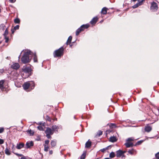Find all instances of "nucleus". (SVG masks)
I'll use <instances>...</instances> for the list:
<instances>
[{
    "label": "nucleus",
    "mask_w": 159,
    "mask_h": 159,
    "mask_svg": "<svg viewBox=\"0 0 159 159\" xmlns=\"http://www.w3.org/2000/svg\"><path fill=\"white\" fill-rule=\"evenodd\" d=\"M98 20V17L96 16L93 17L90 21V23L92 25L95 24Z\"/></svg>",
    "instance_id": "12"
},
{
    "label": "nucleus",
    "mask_w": 159,
    "mask_h": 159,
    "mask_svg": "<svg viewBox=\"0 0 159 159\" xmlns=\"http://www.w3.org/2000/svg\"><path fill=\"white\" fill-rule=\"evenodd\" d=\"M27 132L30 134V136L33 135L34 134V132L31 129L27 130Z\"/></svg>",
    "instance_id": "26"
},
{
    "label": "nucleus",
    "mask_w": 159,
    "mask_h": 159,
    "mask_svg": "<svg viewBox=\"0 0 159 159\" xmlns=\"http://www.w3.org/2000/svg\"><path fill=\"white\" fill-rule=\"evenodd\" d=\"M51 135L50 134H46V137L48 139H50L51 138Z\"/></svg>",
    "instance_id": "47"
},
{
    "label": "nucleus",
    "mask_w": 159,
    "mask_h": 159,
    "mask_svg": "<svg viewBox=\"0 0 159 159\" xmlns=\"http://www.w3.org/2000/svg\"><path fill=\"white\" fill-rule=\"evenodd\" d=\"M116 138L114 136L111 137L110 138V141L112 142H114L117 141Z\"/></svg>",
    "instance_id": "18"
},
{
    "label": "nucleus",
    "mask_w": 159,
    "mask_h": 159,
    "mask_svg": "<svg viewBox=\"0 0 159 159\" xmlns=\"http://www.w3.org/2000/svg\"><path fill=\"white\" fill-rule=\"evenodd\" d=\"M155 157L157 159H159V152L156 154Z\"/></svg>",
    "instance_id": "41"
},
{
    "label": "nucleus",
    "mask_w": 159,
    "mask_h": 159,
    "mask_svg": "<svg viewBox=\"0 0 159 159\" xmlns=\"http://www.w3.org/2000/svg\"><path fill=\"white\" fill-rule=\"evenodd\" d=\"M38 129L40 130H43V128L42 126H39L38 127Z\"/></svg>",
    "instance_id": "39"
},
{
    "label": "nucleus",
    "mask_w": 159,
    "mask_h": 159,
    "mask_svg": "<svg viewBox=\"0 0 159 159\" xmlns=\"http://www.w3.org/2000/svg\"><path fill=\"white\" fill-rule=\"evenodd\" d=\"M4 143V141L3 139H0V144H3Z\"/></svg>",
    "instance_id": "48"
},
{
    "label": "nucleus",
    "mask_w": 159,
    "mask_h": 159,
    "mask_svg": "<svg viewBox=\"0 0 159 159\" xmlns=\"http://www.w3.org/2000/svg\"><path fill=\"white\" fill-rule=\"evenodd\" d=\"M38 140H39V139H37Z\"/></svg>",
    "instance_id": "62"
},
{
    "label": "nucleus",
    "mask_w": 159,
    "mask_h": 159,
    "mask_svg": "<svg viewBox=\"0 0 159 159\" xmlns=\"http://www.w3.org/2000/svg\"><path fill=\"white\" fill-rule=\"evenodd\" d=\"M2 41H0V44H1L2 43Z\"/></svg>",
    "instance_id": "59"
},
{
    "label": "nucleus",
    "mask_w": 159,
    "mask_h": 159,
    "mask_svg": "<svg viewBox=\"0 0 159 159\" xmlns=\"http://www.w3.org/2000/svg\"><path fill=\"white\" fill-rule=\"evenodd\" d=\"M5 154L7 155H10L11 154V153L9 151V149H8L7 147L6 148L5 150Z\"/></svg>",
    "instance_id": "21"
},
{
    "label": "nucleus",
    "mask_w": 159,
    "mask_h": 159,
    "mask_svg": "<svg viewBox=\"0 0 159 159\" xmlns=\"http://www.w3.org/2000/svg\"><path fill=\"white\" fill-rule=\"evenodd\" d=\"M44 151H45V152H47L48 151V149L49 148L48 147L47 145H44Z\"/></svg>",
    "instance_id": "34"
},
{
    "label": "nucleus",
    "mask_w": 159,
    "mask_h": 159,
    "mask_svg": "<svg viewBox=\"0 0 159 159\" xmlns=\"http://www.w3.org/2000/svg\"><path fill=\"white\" fill-rule=\"evenodd\" d=\"M32 55V56L33 57L34 61V62H37V58L35 54H34V53H32V55Z\"/></svg>",
    "instance_id": "22"
},
{
    "label": "nucleus",
    "mask_w": 159,
    "mask_h": 159,
    "mask_svg": "<svg viewBox=\"0 0 159 159\" xmlns=\"http://www.w3.org/2000/svg\"><path fill=\"white\" fill-rule=\"evenodd\" d=\"M135 151H136L134 149H132L131 150H129L128 152L129 154L131 155H133L134 154V152Z\"/></svg>",
    "instance_id": "28"
},
{
    "label": "nucleus",
    "mask_w": 159,
    "mask_h": 159,
    "mask_svg": "<svg viewBox=\"0 0 159 159\" xmlns=\"http://www.w3.org/2000/svg\"><path fill=\"white\" fill-rule=\"evenodd\" d=\"M111 148V146H109L104 148H103L102 149H101L100 150V151H101L102 152H104L106 151L107 150H108L109 148Z\"/></svg>",
    "instance_id": "23"
},
{
    "label": "nucleus",
    "mask_w": 159,
    "mask_h": 159,
    "mask_svg": "<svg viewBox=\"0 0 159 159\" xmlns=\"http://www.w3.org/2000/svg\"><path fill=\"white\" fill-rule=\"evenodd\" d=\"M89 27V25L88 24L82 25L76 30V36L78 35L81 31H83L85 29H87Z\"/></svg>",
    "instance_id": "5"
},
{
    "label": "nucleus",
    "mask_w": 159,
    "mask_h": 159,
    "mask_svg": "<svg viewBox=\"0 0 159 159\" xmlns=\"http://www.w3.org/2000/svg\"><path fill=\"white\" fill-rule=\"evenodd\" d=\"M86 155V152H84L80 156V159H84Z\"/></svg>",
    "instance_id": "29"
},
{
    "label": "nucleus",
    "mask_w": 159,
    "mask_h": 159,
    "mask_svg": "<svg viewBox=\"0 0 159 159\" xmlns=\"http://www.w3.org/2000/svg\"><path fill=\"white\" fill-rule=\"evenodd\" d=\"M14 145L13 144H12V147H11V148H12V152L13 153H14V151L15 150V148H14Z\"/></svg>",
    "instance_id": "44"
},
{
    "label": "nucleus",
    "mask_w": 159,
    "mask_h": 159,
    "mask_svg": "<svg viewBox=\"0 0 159 159\" xmlns=\"http://www.w3.org/2000/svg\"><path fill=\"white\" fill-rule=\"evenodd\" d=\"M116 156L117 157H120L121 156L123 157L122 150H118L116 151Z\"/></svg>",
    "instance_id": "10"
},
{
    "label": "nucleus",
    "mask_w": 159,
    "mask_h": 159,
    "mask_svg": "<svg viewBox=\"0 0 159 159\" xmlns=\"http://www.w3.org/2000/svg\"><path fill=\"white\" fill-rule=\"evenodd\" d=\"M64 49L63 47H61L57 50H55L53 53L55 57H61L63 54Z\"/></svg>",
    "instance_id": "3"
},
{
    "label": "nucleus",
    "mask_w": 159,
    "mask_h": 159,
    "mask_svg": "<svg viewBox=\"0 0 159 159\" xmlns=\"http://www.w3.org/2000/svg\"><path fill=\"white\" fill-rule=\"evenodd\" d=\"M8 34V30H7V28L5 30L4 33L3 34L4 36H7V35Z\"/></svg>",
    "instance_id": "36"
},
{
    "label": "nucleus",
    "mask_w": 159,
    "mask_h": 159,
    "mask_svg": "<svg viewBox=\"0 0 159 159\" xmlns=\"http://www.w3.org/2000/svg\"><path fill=\"white\" fill-rule=\"evenodd\" d=\"M25 146V144L22 142H20L16 144V148L18 149H20L21 148H24Z\"/></svg>",
    "instance_id": "9"
},
{
    "label": "nucleus",
    "mask_w": 159,
    "mask_h": 159,
    "mask_svg": "<svg viewBox=\"0 0 159 159\" xmlns=\"http://www.w3.org/2000/svg\"><path fill=\"white\" fill-rule=\"evenodd\" d=\"M15 155H16L17 156H20V157H21V156H23V155L22 154H18V153H14Z\"/></svg>",
    "instance_id": "46"
},
{
    "label": "nucleus",
    "mask_w": 159,
    "mask_h": 159,
    "mask_svg": "<svg viewBox=\"0 0 159 159\" xmlns=\"http://www.w3.org/2000/svg\"><path fill=\"white\" fill-rule=\"evenodd\" d=\"M57 119L56 118H55L54 119H53V120H57Z\"/></svg>",
    "instance_id": "57"
},
{
    "label": "nucleus",
    "mask_w": 159,
    "mask_h": 159,
    "mask_svg": "<svg viewBox=\"0 0 159 159\" xmlns=\"http://www.w3.org/2000/svg\"><path fill=\"white\" fill-rule=\"evenodd\" d=\"M4 70L3 69H0V73H2L3 72Z\"/></svg>",
    "instance_id": "51"
},
{
    "label": "nucleus",
    "mask_w": 159,
    "mask_h": 159,
    "mask_svg": "<svg viewBox=\"0 0 159 159\" xmlns=\"http://www.w3.org/2000/svg\"><path fill=\"white\" fill-rule=\"evenodd\" d=\"M45 133L46 134H50L51 135H52L53 134V132L50 128L47 127Z\"/></svg>",
    "instance_id": "11"
},
{
    "label": "nucleus",
    "mask_w": 159,
    "mask_h": 159,
    "mask_svg": "<svg viewBox=\"0 0 159 159\" xmlns=\"http://www.w3.org/2000/svg\"><path fill=\"white\" fill-rule=\"evenodd\" d=\"M108 125H109L110 127L111 128H115L116 127V125L114 124L111 123L110 124H108Z\"/></svg>",
    "instance_id": "31"
},
{
    "label": "nucleus",
    "mask_w": 159,
    "mask_h": 159,
    "mask_svg": "<svg viewBox=\"0 0 159 159\" xmlns=\"http://www.w3.org/2000/svg\"><path fill=\"white\" fill-rule=\"evenodd\" d=\"M4 39H5V42L7 43L9 40L8 38L7 37V36H4Z\"/></svg>",
    "instance_id": "40"
},
{
    "label": "nucleus",
    "mask_w": 159,
    "mask_h": 159,
    "mask_svg": "<svg viewBox=\"0 0 159 159\" xmlns=\"http://www.w3.org/2000/svg\"><path fill=\"white\" fill-rule=\"evenodd\" d=\"M98 159V158H97V159Z\"/></svg>",
    "instance_id": "64"
},
{
    "label": "nucleus",
    "mask_w": 159,
    "mask_h": 159,
    "mask_svg": "<svg viewBox=\"0 0 159 159\" xmlns=\"http://www.w3.org/2000/svg\"><path fill=\"white\" fill-rule=\"evenodd\" d=\"M70 47H71V46H72V45H70Z\"/></svg>",
    "instance_id": "61"
},
{
    "label": "nucleus",
    "mask_w": 159,
    "mask_h": 159,
    "mask_svg": "<svg viewBox=\"0 0 159 159\" xmlns=\"http://www.w3.org/2000/svg\"><path fill=\"white\" fill-rule=\"evenodd\" d=\"M102 132L101 131H99L98 132L97 134L95 136L97 138L99 137L100 135H102Z\"/></svg>",
    "instance_id": "27"
},
{
    "label": "nucleus",
    "mask_w": 159,
    "mask_h": 159,
    "mask_svg": "<svg viewBox=\"0 0 159 159\" xmlns=\"http://www.w3.org/2000/svg\"><path fill=\"white\" fill-rule=\"evenodd\" d=\"M38 140H39V139H37Z\"/></svg>",
    "instance_id": "63"
},
{
    "label": "nucleus",
    "mask_w": 159,
    "mask_h": 159,
    "mask_svg": "<svg viewBox=\"0 0 159 159\" xmlns=\"http://www.w3.org/2000/svg\"><path fill=\"white\" fill-rule=\"evenodd\" d=\"M125 145L127 148H129L130 147H132L134 146V144L132 143L129 142H126L125 143Z\"/></svg>",
    "instance_id": "16"
},
{
    "label": "nucleus",
    "mask_w": 159,
    "mask_h": 159,
    "mask_svg": "<svg viewBox=\"0 0 159 159\" xmlns=\"http://www.w3.org/2000/svg\"><path fill=\"white\" fill-rule=\"evenodd\" d=\"M126 152L125 151H122V152L123 153V157H125V156L124 155V154Z\"/></svg>",
    "instance_id": "53"
},
{
    "label": "nucleus",
    "mask_w": 159,
    "mask_h": 159,
    "mask_svg": "<svg viewBox=\"0 0 159 159\" xmlns=\"http://www.w3.org/2000/svg\"><path fill=\"white\" fill-rule=\"evenodd\" d=\"M158 9V6L157 3L155 2H153L151 4L150 9L152 11H156Z\"/></svg>",
    "instance_id": "6"
},
{
    "label": "nucleus",
    "mask_w": 159,
    "mask_h": 159,
    "mask_svg": "<svg viewBox=\"0 0 159 159\" xmlns=\"http://www.w3.org/2000/svg\"><path fill=\"white\" fill-rule=\"evenodd\" d=\"M4 130V128L3 127L0 128V133H2Z\"/></svg>",
    "instance_id": "43"
},
{
    "label": "nucleus",
    "mask_w": 159,
    "mask_h": 159,
    "mask_svg": "<svg viewBox=\"0 0 159 159\" xmlns=\"http://www.w3.org/2000/svg\"><path fill=\"white\" fill-rule=\"evenodd\" d=\"M14 22L16 24H19L20 22V19L19 18H16L14 19Z\"/></svg>",
    "instance_id": "30"
},
{
    "label": "nucleus",
    "mask_w": 159,
    "mask_h": 159,
    "mask_svg": "<svg viewBox=\"0 0 159 159\" xmlns=\"http://www.w3.org/2000/svg\"><path fill=\"white\" fill-rule=\"evenodd\" d=\"M91 142L88 141L85 143V147L86 148L90 147L91 145Z\"/></svg>",
    "instance_id": "25"
},
{
    "label": "nucleus",
    "mask_w": 159,
    "mask_h": 159,
    "mask_svg": "<svg viewBox=\"0 0 159 159\" xmlns=\"http://www.w3.org/2000/svg\"><path fill=\"white\" fill-rule=\"evenodd\" d=\"M11 68L17 70L20 68V65L18 63H13V64L11 65Z\"/></svg>",
    "instance_id": "7"
},
{
    "label": "nucleus",
    "mask_w": 159,
    "mask_h": 159,
    "mask_svg": "<svg viewBox=\"0 0 159 159\" xmlns=\"http://www.w3.org/2000/svg\"><path fill=\"white\" fill-rule=\"evenodd\" d=\"M5 27V25L4 24H1L0 26L1 29H2V30H4V28Z\"/></svg>",
    "instance_id": "35"
},
{
    "label": "nucleus",
    "mask_w": 159,
    "mask_h": 159,
    "mask_svg": "<svg viewBox=\"0 0 159 159\" xmlns=\"http://www.w3.org/2000/svg\"><path fill=\"white\" fill-rule=\"evenodd\" d=\"M145 0H141V1H142V2H143Z\"/></svg>",
    "instance_id": "58"
},
{
    "label": "nucleus",
    "mask_w": 159,
    "mask_h": 159,
    "mask_svg": "<svg viewBox=\"0 0 159 159\" xmlns=\"http://www.w3.org/2000/svg\"><path fill=\"white\" fill-rule=\"evenodd\" d=\"M9 1L10 2L13 3L15 2L16 0H9Z\"/></svg>",
    "instance_id": "49"
},
{
    "label": "nucleus",
    "mask_w": 159,
    "mask_h": 159,
    "mask_svg": "<svg viewBox=\"0 0 159 159\" xmlns=\"http://www.w3.org/2000/svg\"><path fill=\"white\" fill-rule=\"evenodd\" d=\"M46 120L49 121H51V119L50 117L48 116H47L46 117Z\"/></svg>",
    "instance_id": "42"
},
{
    "label": "nucleus",
    "mask_w": 159,
    "mask_h": 159,
    "mask_svg": "<svg viewBox=\"0 0 159 159\" xmlns=\"http://www.w3.org/2000/svg\"><path fill=\"white\" fill-rule=\"evenodd\" d=\"M20 159H27L24 156L22 157H21Z\"/></svg>",
    "instance_id": "54"
},
{
    "label": "nucleus",
    "mask_w": 159,
    "mask_h": 159,
    "mask_svg": "<svg viewBox=\"0 0 159 159\" xmlns=\"http://www.w3.org/2000/svg\"><path fill=\"white\" fill-rule=\"evenodd\" d=\"M72 37L71 36H70L68 39V40L66 42V44L67 45H68L69 43H70L72 40Z\"/></svg>",
    "instance_id": "24"
},
{
    "label": "nucleus",
    "mask_w": 159,
    "mask_h": 159,
    "mask_svg": "<svg viewBox=\"0 0 159 159\" xmlns=\"http://www.w3.org/2000/svg\"><path fill=\"white\" fill-rule=\"evenodd\" d=\"M110 157L111 158H113L115 156V154L113 152H111L110 154Z\"/></svg>",
    "instance_id": "33"
},
{
    "label": "nucleus",
    "mask_w": 159,
    "mask_h": 159,
    "mask_svg": "<svg viewBox=\"0 0 159 159\" xmlns=\"http://www.w3.org/2000/svg\"><path fill=\"white\" fill-rule=\"evenodd\" d=\"M52 130L53 132L55 131H57V129L59 128L56 125H52Z\"/></svg>",
    "instance_id": "17"
},
{
    "label": "nucleus",
    "mask_w": 159,
    "mask_h": 159,
    "mask_svg": "<svg viewBox=\"0 0 159 159\" xmlns=\"http://www.w3.org/2000/svg\"><path fill=\"white\" fill-rule=\"evenodd\" d=\"M134 140V138L133 137H130L128 138L126 140V142H129L130 141H133Z\"/></svg>",
    "instance_id": "32"
},
{
    "label": "nucleus",
    "mask_w": 159,
    "mask_h": 159,
    "mask_svg": "<svg viewBox=\"0 0 159 159\" xmlns=\"http://www.w3.org/2000/svg\"><path fill=\"white\" fill-rule=\"evenodd\" d=\"M107 8L106 7H104L102 8L101 11V13L103 14H106L107 12Z\"/></svg>",
    "instance_id": "20"
},
{
    "label": "nucleus",
    "mask_w": 159,
    "mask_h": 159,
    "mask_svg": "<svg viewBox=\"0 0 159 159\" xmlns=\"http://www.w3.org/2000/svg\"><path fill=\"white\" fill-rule=\"evenodd\" d=\"M143 140H140L138 141V142H137L136 143V145H139L141 144L143 142Z\"/></svg>",
    "instance_id": "38"
},
{
    "label": "nucleus",
    "mask_w": 159,
    "mask_h": 159,
    "mask_svg": "<svg viewBox=\"0 0 159 159\" xmlns=\"http://www.w3.org/2000/svg\"><path fill=\"white\" fill-rule=\"evenodd\" d=\"M34 84L33 81H28L25 82L23 85V87L25 90L27 89L29 87L31 88V89H33L34 88Z\"/></svg>",
    "instance_id": "2"
},
{
    "label": "nucleus",
    "mask_w": 159,
    "mask_h": 159,
    "mask_svg": "<svg viewBox=\"0 0 159 159\" xmlns=\"http://www.w3.org/2000/svg\"><path fill=\"white\" fill-rule=\"evenodd\" d=\"M152 129V127L151 126L149 125H147V126H146L145 128V131L147 132H150L151 131Z\"/></svg>",
    "instance_id": "15"
},
{
    "label": "nucleus",
    "mask_w": 159,
    "mask_h": 159,
    "mask_svg": "<svg viewBox=\"0 0 159 159\" xmlns=\"http://www.w3.org/2000/svg\"><path fill=\"white\" fill-rule=\"evenodd\" d=\"M4 81V80H1L0 81V89L1 90H3L4 88L3 84Z\"/></svg>",
    "instance_id": "19"
},
{
    "label": "nucleus",
    "mask_w": 159,
    "mask_h": 159,
    "mask_svg": "<svg viewBox=\"0 0 159 159\" xmlns=\"http://www.w3.org/2000/svg\"><path fill=\"white\" fill-rule=\"evenodd\" d=\"M49 142V141L48 140H47L45 141V143L46 144L48 145Z\"/></svg>",
    "instance_id": "45"
},
{
    "label": "nucleus",
    "mask_w": 159,
    "mask_h": 159,
    "mask_svg": "<svg viewBox=\"0 0 159 159\" xmlns=\"http://www.w3.org/2000/svg\"><path fill=\"white\" fill-rule=\"evenodd\" d=\"M34 145L33 142L32 141H27L25 144V148H30V147L33 146Z\"/></svg>",
    "instance_id": "8"
},
{
    "label": "nucleus",
    "mask_w": 159,
    "mask_h": 159,
    "mask_svg": "<svg viewBox=\"0 0 159 159\" xmlns=\"http://www.w3.org/2000/svg\"><path fill=\"white\" fill-rule=\"evenodd\" d=\"M19 25H16V26H15L14 27V30H18L19 29Z\"/></svg>",
    "instance_id": "37"
},
{
    "label": "nucleus",
    "mask_w": 159,
    "mask_h": 159,
    "mask_svg": "<svg viewBox=\"0 0 159 159\" xmlns=\"http://www.w3.org/2000/svg\"><path fill=\"white\" fill-rule=\"evenodd\" d=\"M111 130H107L106 131V134H107V133H110V132H111Z\"/></svg>",
    "instance_id": "50"
},
{
    "label": "nucleus",
    "mask_w": 159,
    "mask_h": 159,
    "mask_svg": "<svg viewBox=\"0 0 159 159\" xmlns=\"http://www.w3.org/2000/svg\"><path fill=\"white\" fill-rule=\"evenodd\" d=\"M20 56H19V57H18V58H19V60L20 57Z\"/></svg>",
    "instance_id": "60"
},
{
    "label": "nucleus",
    "mask_w": 159,
    "mask_h": 159,
    "mask_svg": "<svg viewBox=\"0 0 159 159\" xmlns=\"http://www.w3.org/2000/svg\"><path fill=\"white\" fill-rule=\"evenodd\" d=\"M32 55V52L30 50H27L25 53L21 58L22 62L24 64L29 62L31 60L30 56Z\"/></svg>",
    "instance_id": "1"
},
{
    "label": "nucleus",
    "mask_w": 159,
    "mask_h": 159,
    "mask_svg": "<svg viewBox=\"0 0 159 159\" xmlns=\"http://www.w3.org/2000/svg\"><path fill=\"white\" fill-rule=\"evenodd\" d=\"M143 4V2H142V1H139V2L136 4H135L134 5L132 6V7L133 8H136L138 7L139 6H140L142 5Z\"/></svg>",
    "instance_id": "13"
},
{
    "label": "nucleus",
    "mask_w": 159,
    "mask_h": 159,
    "mask_svg": "<svg viewBox=\"0 0 159 159\" xmlns=\"http://www.w3.org/2000/svg\"><path fill=\"white\" fill-rule=\"evenodd\" d=\"M156 111H158V112L159 113V109H158V108H157V109H156Z\"/></svg>",
    "instance_id": "56"
},
{
    "label": "nucleus",
    "mask_w": 159,
    "mask_h": 159,
    "mask_svg": "<svg viewBox=\"0 0 159 159\" xmlns=\"http://www.w3.org/2000/svg\"><path fill=\"white\" fill-rule=\"evenodd\" d=\"M53 153V151L52 150H50V151H49V153L50 154H52Z\"/></svg>",
    "instance_id": "52"
},
{
    "label": "nucleus",
    "mask_w": 159,
    "mask_h": 159,
    "mask_svg": "<svg viewBox=\"0 0 159 159\" xmlns=\"http://www.w3.org/2000/svg\"><path fill=\"white\" fill-rule=\"evenodd\" d=\"M15 30H14V29H11V32H12V34H13V33H14V31H15Z\"/></svg>",
    "instance_id": "55"
},
{
    "label": "nucleus",
    "mask_w": 159,
    "mask_h": 159,
    "mask_svg": "<svg viewBox=\"0 0 159 159\" xmlns=\"http://www.w3.org/2000/svg\"><path fill=\"white\" fill-rule=\"evenodd\" d=\"M57 141L56 140H52L51 143L52 148H55L56 146Z\"/></svg>",
    "instance_id": "14"
},
{
    "label": "nucleus",
    "mask_w": 159,
    "mask_h": 159,
    "mask_svg": "<svg viewBox=\"0 0 159 159\" xmlns=\"http://www.w3.org/2000/svg\"><path fill=\"white\" fill-rule=\"evenodd\" d=\"M22 70L24 72L22 75L27 74V77H28L31 75V69L30 67L24 66L22 68Z\"/></svg>",
    "instance_id": "4"
}]
</instances>
